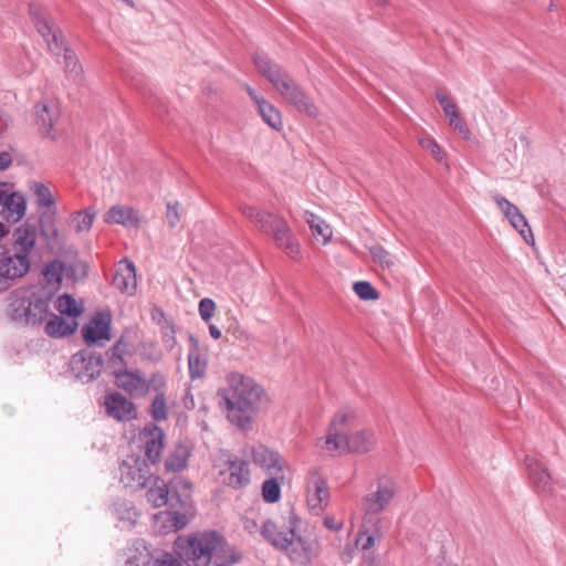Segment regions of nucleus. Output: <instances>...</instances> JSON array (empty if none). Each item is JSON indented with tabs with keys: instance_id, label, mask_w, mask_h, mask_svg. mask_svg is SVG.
Returning <instances> with one entry per match:
<instances>
[{
	"instance_id": "f257e3e1",
	"label": "nucleus",
	"mask_w": 566,
	"mask_h": 566,
	"mask_svg": "<svg viewBox=\"0 0 566 566\" xmlns=\"http://www.w3.org/2000/svg\"><path fill=\"white\" fill-rule=\"evenodd\" d=\"M218 397L226 405L228 420L242 430L252 428L253 417L269 402L264 389L240 373L227 376V386L218 390Z\"/></svg>"
},
{
	"instance_id": "f03ea898",
	"label": "nucleus",
	"mask_w": 566,
	"mask_h": 566,
	"mask_svg": "<svg viewBox=\"0 0 566 566\" xmlns=\"http://www.w3.org/2000/svg\"><path fill=\"white\" fill-rule=\"evenodd\" d=\"M38 229L28 221L14 228L11 248L2 247L0 251V294L9 291L32 268L31 252L35 248Z\"/></svg>"
},
{
	"instance_id": "7ed1b4c3",
	"label": "nucleus",
	"mask_w": 566,
	"mask_h": 566,
	"mask_svg": "<svg viewBox=\"0 0 566 566\" xmlns=\"http://www.w3.org/2000/svg\"><path fill=\"white\" fill-rule=\"evenodd\" d=\"M241 557V553L217 531L199 532L186 541L179 536V560L186 558L193 562L195 566H207L211 560L213 566H232Z\"/></svg>"
},
{
	"instance_id": "20e7f679",
	"label": "nucleus",
	"mask_w": 566,
	"mask_h": 566,
	"mask_svg": "<svg viewBox=\"0 0 566 566\" xmlns=\"http://www.w3.org/2000/svg\"><path fill=\"white\" fill-rule=\"evenodd\" d=\"M31 21L38 33L46 42L48 49L55 55L63 52L65 76L74 83L83 80V67L75 52L65 45L62 30L55 24L52 17L42 7L31 3L29 6Z\"/></svg>"
},
{
	"instance_id": "39448f33",
	"label": "nucleus",
	"mask_w": 566,
	"mask_h": 566,
	"mask_svg": "<svg viewBox=\"0 0 566 566\" xmlns=\"http://www.w3.org/2000/svg\"><path fill=\"white\" fill-rule=\"evenodd\" d=\"M253 63L258 72L272 84L286 102L310 117L317 116V107L277 63L273 62L264 53H255L253 55Z\"/></svg>"
},
{
	"instance_id": "423d86ee",
	"label": "nucleus",
	"mask_w": 566,
	"mask_h": 566,
	"mask_svg": "<svg viewBox=\"0 0 566 566\" xmlns=\"http://www.w3.org/2000/svg\"><path fill=\"white\" fill-rule=\"evenodd\" d=\"M54 294L45 289L32 292L30 296L12 300L8 307L11 322L23 326H40L50 316V305Z\"/></svg>"
},
{
	"instance_id": "0eeeda50",
	"label": "nucleus",
	"mask_w": 566,
	"mask_h": 566,
	"mask_svg": "<svg viewBox=\"0 0 566 566\" xmlns=\"http://www.w3.org/2000/svg\"><path fill=\"white\" fill-rule=\"evenodd\" d=\"M352 415L348 412H338L333 418L328 432L325 437V450L328 452L336 451H355L367 452L373 444V434L369 431H356L352 434L347 433L348 420Z\"/></svg>"
},
{
	"instance_id": "6e6552de",
	"label": "nucleus",
	"mask_w": 566,
	"mask_h": 566,
	"mask_svg": "<svg viewBox=\"0 0 566 566\" xmlns=\"http://www.w3.org/2000/svg\"><path fill=\"white\" fill-rule=\"evenodd\" d=\"M397 486L392 479L381 476L377 480L375 490H370L361 500L364 512L363 523L376 533H381L384 518L380 516L394 501Z\"/></svg>"
},
{
	"instance_id": "1a4fd4ad",
	"label": "nucleus",
	"mask_w": 566,
	"mask_h": 566,
	"mask_svg": "<svg viewBox=\"0 0 566 566\" xmlns=\"http://www.w3.org/2000/svg\"><path fill=\"white\" fill-rule=\"evenodd\" d=\"M119 483L129 492H137L148 486L154 478L147 460L139 454H127L118 465Z\"/></svg>"
},
{
	"instance_id": "9d476101",
	"label": "nucleus",
	"mask_w": 566,
	"mask_h": 566,
	"mask_svg": "<svg viewBox=\"0 0 566 566\" xmlns=\"http://www.w3.org/2000/svg\"><path fill=\"white\" fill-rule=\"evenodd\" d=\"M104 359L101 354L91 349H81L70 360V370L81 384H88L101 376Z\"/></svg>"
},
{
	"instance_id": "9b49d317",
	"label": "nucleus",
	"mask_w": 566,
	"mask_h": 566,
	"mask_svg": "<svg viewBox=\"0 0 566 566\" xmlns=\"http://www.w3.org/2000/svg\"><path fill=\"white\" fill-rule=\"evenodd\" d=\"M301 520L294 514L290 513L287 526H279L272 520H266L261 527V535L276 549H289L291 539L295 535V527Z\"/></svg>"
},
{
	"instance_id": "f8f14e48",
	"label": "nucleus",
	"mask_w": 566,
	"mask_h": 566,
	"mask_svg": "<svg viewBox=\"0 0 566 566\" xmlns=\"http://www.w3.org/2000/svg\"><path fill=\"white\" fill-rule=\"evenodd\" d=\"M103 407L105 415L118 422H127L137 417L135 403L117 391L104 396Z\"/></svg>"
},
{
	"instance_id": "ddd939ff",
	"label": "nucleus",
	"mask_w": 566,
	"mask_h": 566,
	"mask_svg": "<svg viewBox=\"0 0 566 566\" xmlns=\"http://www.w3.org/2000/svg\"><path fill=\"white\" fill-rule=\"evenodd\" d=\"M113 375L115 385L135 397H144L149 391L154 381V379L147 380L143 377L139 370H129L126 367L115 368Z\"/></svg>"
},
{
	"instance_id": "4468645a",
	"label": "nucleus",
	"mask_w": 566,
	"mask_h": 566,
	"mask_svg": "<svg viewBox=\"0 0 566 566\" xmlns=\"http://www.w3.org/2000/svg\"><path fill=\"white\" fill-rule=\"evenodd\" d=\"M112 315L109 312H98L88 324L83 325L82 336L87 345H95L99 340L112 339Z\"/></svg>"
},
{
	"instance_id": "2eb2a0df",
	"label": "nucleus",
	"mask_w": 566,
	"mask_h": 566,
	"mask_svg": "<svg viewBox=\"0 0 566 566\" xmlns=\"http://www.w3.org/2000/svg\"><path fill=\"white\" fill-rule=\"evenodd\" d=\"M165 433L157 424L149 422L139 432V441L143 443L145 455L149 463L156 464L160 461V453L164 447Z\"/></svg>"
},
{
	"instance_id": "dca6fc26",
	"label": "nucleus",
	"mask_w": 566,
	"mask_h": 566,
	"mask_svg": "<svg viewBox=\"0 0 566 566\" xmlns=\"http://www.w3.org/2000/svg\"><path fill=\"white\" fill-rule=\"evenodd\" d=\"M528 479L537 493L552 494L553 483L546 465L536 455H526L524 459Z\"/></svg>"
},
{
	"instance_id": "f3484780",
	"label": "nucleus",
	"mask_w": 566,
	"mask_h": 566,
	"mask_svg": "<svg viewBox=\"0 0 566 566\" xmlns=\"http://www.w3.org/2000/svg\"><path fill=\"white\" fill-rule=\"evenodd\" d=\"M60 117V108L56 103L41 101L34 105V120L39 132L46 138L54 139L53 127Z\"/></svg>"
},
{
	"instance_id": "a211bd4d",
	"label": "nucleus",
	"mask_w": 566,
	"mask_h": 566,
	"mask_svg": "<svg viewBox=\"0 0 566 566\" xmlns=\"http://www.w3.org/2000/svg\"><path fill=\"white\" fill-rule=\"evenodd\" d=\"M269 235L272 237L275 245L281 249L287 256L291 259L298 258L300 244L284 218L276 221L275 228Z\"/></svg>"
},
{
	"instance_id": "6ab92c4d",
	"label": "nucleus",
	"mask_w": 566,
	"mask_h": 566,
	"mask_svg": "<svg viewBox=\"0 0 566 566\" xmlns=\"http://www.w3.org/2000/svg\"><path fill=\"white\" fill-rule=\"evenodd\" d=\"M240 212L262 233L270 234L275 228L276 221L283 217L262 210L254 206L242 205Z\"/></svg>"
},
{
	"instance_id": "aec40b11",
	"label": "nucleus",
	"mask_w": 566,
	"mask_h": 566,
	"mask_svg": "<svg viewBox=\"0 0 566 566\" xmlns=\"http://www.w3.org/2000/svg\"><path fill=\"white\" fill-rule=\"evenodd\" d=\"M253 462L264 469L271 475H279L283 479L282 458L279 452L269 449L264 444H258L252 448Z\"/></svg>"
},
{
	"instance_id": "412c9836",
	"label": "nucleus",
	"mask_w": 566,
	"mask_h": 566,
	"mask_svg": "<svg viewBox=\"0 0 566 566\" xmlns=\"http://www.w3.org/2000/svg\"><path fill=\"white\" fill-rule=\"evenodd\" d=\"M113 285L123 293L134 294L137 287L136 268L127 258L119 261L113 277Z\"/></svg>"
},
{
	"instance_id": "4be33fe9",
	"label": "nucleus",
	"mask_w": 566,
	"mask_h": 566,
	"mask_svg": "<svg viewBox=\"0 0 566 566\" xmlns=\"http://www.w3.org/2000/svg\"><path fill=\"white\" fill-rule=\"evenodd\" d=\"M188 368L192 379L200 378L207 369V348L199 340L189 334Z\"/></svg>"
},
{
	"instance_id": "5701e85b",
	"label": "nucleus",
	"mask_w": 566,
	"mask_h": 566,
	"mask_svg": "<svg viewBox=\"0 0 566 566\" xmlns=\"http://www.w3.org/2000/svg\"><path fill=\"white\" fill-rule=\"evenodd\" d=\"M287 553L291 560L301 565L308 564L315 557V544L297 534V526L295 527V535L291 539L289 549H283Z\"/></svg>"
},
{
	"instance_id": "b1692460",
	"label": "nucleus",
	"mask_w": 566,
	"mask_h": 566,
	"mask_svg": "<svg viewBox=\"0 0 566 566\" xmlns=\"http://www.w3.org/2000/svg\"><path fill=\"white\" fill-rule=\"evenodd\" d=\"M308 489L307 504L314 515L321 514L328 503L329 490L325 479L314 475Z\"/></svg>"
},
{
	"instance_id": "393cba45",
	"label": "nucleus",
	"mask_w": 566,
	"mask_h": 566,
	"mask_svg": "<svg viewBox=\"0 0 566 566\" xmlns=\"http://www.w3.org/2000/svg\"><path fill=\"white\" fill-rule=\"evenodd\" d=\"M192 483L179 478V531L188 525L197 514L191 497Z\"/></svg>"
},
{
	"instance_id": "a878e982",
	"label": "nucleus",
	"mask_w": 566,
	"mask_h": 566,
	"mask_svg": "<svg viewBox=\"0 0 566 566\" xmlns=\"http://www.w3.org/2000/svg\"><path fill=\"white\" fill-rule=\"evenodd\" d=\"M226 462L229 471L226 483L229 486L240 489L250 482L249 463L245 460L229 455Z\"/></svg>"
},
{
	"instance_id": "bb28decb",
	"label": "nucleus",
	"mask_w": 566,
	"mask_h": 566,
	"mask_svg": "<svg viewBox=\"0 0 566 566\" xmlns=\"http://www.w3.org/2000/svg\"><path fill=\"white\" fill-rule=\"evenodd\" d=\"M78 327L76 319H71L61 315L50 314L44 331L52 338H65L75 333Z\"/></svg>"
},
{
	"instance_id": "cd10ccee",
	"label": "nucleus",
	"mask_w": 566,
	"mask_h": 566,
	"mask_svg": "<svg viewBox=\"0 0 566 566\" xmlns=\"http://www.w3.org/2000/svg\"><path fill=\"white\" fill-rule=\"evenodd\" d=\"M126 566H149L153 560L150 546L144 538H135L126 548Z\"/></svg>"
},
{
	"instance_id": "c85d7f7f",
	"label": "nucleus",
	"mask_w": 566,
	"mask_h": 566,
	"mask_svg": "<svg viewBox=\"0 0 566 566\" xmlns=\"http://www.w3.org/2000/svg\"><path fill=\"white\" fill-rule=\"evenodd\" d=\"M104 222L124 227H137L140 223L138 211L127 206H113L104 214Z\"/></svg>"
},
{
	"instance_id": "c756f323",
	"label": "nucleus",
	"mask_w": 566,
	"mask_h": 566,
	"mask_svg": "<svg viewBox=\"0 0 566 566\" xmlns=\"http://www.w3.org/2000/svg\"><path fill=\"white\" fill-rule=\"evenodd\" d=\"M113 513L122 523V527L128 530H132L137 524V520L139 517V513L135 505L125 499H117L114 501Z\"/></svg>"
},
{
	"instance_id": "7c9ffc66",
	"label": "nucleus",
	"mask_w": 566,
	"mask_h": 566,
	"mask_svg": "<svg viewBox=\"0 0 566 566\" xmlns=\"http://www.w3.org/2000/svg\"><path fill=\"white\" fill-rule=\"evenodd\" d=\"M146 489V499L154 507H161L168 503L169 489L160 476L154 474Z\"/></svg>"
},
{
	"instance_id": "2f4dec72",
	"label": "nucleus",
	"mask_w": 566,
	"mask_h": 566,
	"mask_svg": "<svg viewBox=\"0 0 566 566\" xmlns=\"http://www.w3.org/2000/svg\"><path fill=\"white\" fill-rule=\"evenodd\" d=\"M150 316L154 323L160 326L163 337L169 347L176 344L175 334L176 328L174 322L168 319L165 312L159 306H153Z\"/></svg>"
},
{
	"instance_id": "473e14b6",
	"label": "nucleus",
	"mask_w": 566,
	"mask_h": 566,
	"mask_svg": "<svg viewBox=\"0 0 566 566\" xmlns=\"http://www.w3.org/2000/svg\"><path fill=\"white\" fill-rule=\"evenodd\" d=\"M1 214L7 222H18L25 216L27 201L23 196L12 192V200L9 205L3 203Z\"/></svg>"
},
{
	"instance_id": "72a5a7b5",
	"label": "nucleus",
	"mask_w": 566,
	"mask_h": 566,
	"mask_svg": "<svg viewBox=\"0 0 566 566\" xmlns=\"http://www.w3.org/2000/svg\"><path fill=\"white\" fill-rule=\"evenodd\" d=\"M54 306L61 316H66L71 319H76L82 313L83 308L77 304L76 300L69 293L60 295Z\"/></svg>"
},
{
	"instance_id": "f704fd0d",
	"label": "nucleus",
	"mask_w": 566,
	"mask_h": 566,
	"mask_svg": "<svg viewBox=\"0 0 566 566\" xmlns=\"http://www.w3.org/2000/svg\"><path fill=\"white\" fill-rule=\"evenodd\" d=\"M154 526L160 535L177 532V511H161L154 515Z\"/></svg>"
},
{
	"instance_id": "c9c22d12",
	"label": "nucleus",
	"mask_w": 566,
	"mask_h": 566,
	"mask_svg": "<svg viewBox=\"0 0 566 566\" xmlns=\"http://www.w3.org/2000/svg\"><path fill=\"white\" fill-rule=\"evenodd\" d=\"M260 116L263 122L266 123L271 128L281 130L283 127L282 116L277 108H275L270 102L261 101L256 106Z\"/></svg>"
},
{
	"instance_id": "e433bc0d",
	"label": "nucleus",
	"mask_w": 566,
	"mask_h": 566,
	"mask_svg": "<svg viewBox=\"0 0 566 566\" xmlns=\"http://www.w3.org/2000/svg\"><path fill=\"white\" fill-rule=\"evenodd\" d=\"M95 214L96 211L94 207H87L84 210L76 211L71 214V221L74 223L77 232L90 231L93 226Z\"/></svg>"
},
{
	"instance_id": "4c0bfd02",
	"label": "nucleus",
	"mask_w": 566,
	"mask_h": 566,
	"mask_svg": "<svg viewBox=\"0 0 566 566\" xmlns=\"http://www.w3.org/2000/svg\"><path fill=\"white\" fill-rule=\"evenodd\" d=\"M306 222L310 224L314 235H319L324 242H327L331 239V227L317 216L311 212H306Z\"/></svg>"
},
{
	"instance_id": "58836bf2",
	"label": "nucleus",
	"mask_w": 566,
	"mask_h": 566,
	"mask_svg": "<svg viewBox=\"0 0 566 566\" xmlns=\"http://www.w3.org/2000/svg\"><path fill=\"white\" fill-rule=\"evenodd\" d=\"M127 344L124 343V336H120V338L107 350V357L109 364L116 368V366H119V368L126 367V361L124 359V354L126 352Z\"/></svg>"
},
{
	"instance_id": "ea45409f",
	"label": "nucleus",
	"mask_w": 566,
	"mask_h": 566,
	"mask_svg": "<svg viewBox=\"0 0 566 566\" xmlns=\"http://www.w3.org/2000/svg\"><path fill=\"white\" fill-rule=\"evenodd\" d=\"M149 413L154 421H163L166 420L168 417V407H167V399L164 392H158L149 409Z\"/></svg>"
},
{
	"instance_id": "a19ab883",
	"label": "nucleus",
	"mask_w": 566,
	"mask_h": 566,
	"mask_svg": "<svg viewBox=\"0 0 566 566\" xmlns=\"http://www.w3.org/2000/svg\"><path fill=\"white\" fill-rule=\"evenodd\" d=\"M262 497L266 503H276L281 499V488L277 478H271L262 484Z\"/></svg>"
},
{
	"instance_id": "79ce46f5",
	"label": "nucleus",
	"mask_w": 566,
	"mask_h": 566,
	"mask_svg": "<svg viewBox=\"0 0 566 566\" xmlns=\"http://www.w3.org/2000/svg\"><path fill=\"white\" fill-rule=\"evenodd\" d=\"M34 195L36 197V205L39 207H54L55 199L52 196L49 187L43 182H35L34 187Z\"/></svg>"
},
{
	"instance_id": "37998d69",
	"label": "nucleus",
	"mask_w": 566,
	"mask_h": 566,
	"mask_svg": "<svg viewBox=\"0 0 566 566\" xmlns=\"http://www.w3.org/2000/svg\"><path fill=\"white\" fill-rule=\"evenodd\" d=\"M64 266L60 261L49 262L43 271V275L48 283L60 284L63 280Z\"/></svg>"
},
{
	"instance_id": "c03bdc74",
	"label": "nucleus",
	"mask_w": 566,
	"mask_h": 566,
	"mask_svg": "<svg viewBox=\"0 0 566 566\" xmlns=\"http://www.w3.org/2000/svg\"><path fill=\"white\" fill-rule=\"evenodd\" d=\"M353 290L356 295L364 301H374L379 297L378 291L367 281L354 283Z\"/></svg>"
},
{
	"instance_id": "a18cd8bd",
	"label": "nucleus",
	"mask_w": 566,
	"mask_h": 566,
	"mask_svg": "<svg viewBox=\"0 0 566 566\" xmlns=\"http://www.w3.org/2000/svg\"><path fill=\"white\" fill-rule=\"evenodd\" d=\"M56 227V210L44 211L39 217V230L43 238L48 237L49 232Z\"/></svg>"
},
{
	"instance_id": "49530a36",
	"label": "nucleus",
	"mask_w": 566,
	"mask_h": 566,
	"mask_svg": "<svg viewBox=\"0 0 566 566\" xmlns=\"http://www.w3.org/2000/svg\"><path fill=\"white\" fill-rule=\"evenodd\" d=\"M509 221L526 242H528V237L533 239L531 228L522 212L515 213V217L513 216Z\"/></svg>"
},
{
	"instance_id": "de8ad7c7",
	"label": "nucleus",
	"mask_w": 566,
	"mask_h": 566,
	"mask_svg": "<svg viewBox=\"0 0 566 566\" xmlns=\"http://www.w3.org/2000/svg\"><path fill=\"white\" fill-rule=\"evenodd\" d=\"M143 94L145 96H147V104L154 108V112L156 113L157 116H159L160 118L163 117L164 114L167 113V107H166V104L165 102L159 97L157 96L151 88H145V91L143 92Z\"/></svg>"
},
{
	"instance_id": "09e8293b",
	"label": "nucleus",
	"mask_w": 566,
	"mask_h": 566,
	"mask_svg": "<svg viewBox=\"0 0 566 566\" xmlns=\"http://www.w3.org/2000/svg\"><path fill=\"white\" fill-rule=\"evenodd\" d=\"M493 199L507 220L513 218V216L515 217V213L521 212L520 209L514 203H512L511 201H509L506 198L499 193H495L493 196Z\"/></svg>"
},
{
	"instance_id": "8fccbe9b",
	"label": "nucleus",
	"mask_w": 566,
	"mask_h": 566,
	"mask_svg": "<svg viewBox=\"0 0 566 566\" xmlns=\"http://www.w3.org/2000/svg\"><path fill=\"white\" fill-rule=\"evenodd\" d=\"M199 314L205 322H209L216 312V303L213 300L205 297L199 302Z\"/></svg>"
},
{
	"instance_id": "3c124183",
	"label": "nucleus",
	"mask_w": 566,
	"mask_h": 566,
	"mask_svg": "<svg viewBox=\"0 0 566 566\" xmlns=\"http://www.w3.org/2000/svg\"><path fill=\"white\" fill-rule=\"evenodd\" d=\"M448 119H449V125L455 132H458L461 135H468L469 134V128L467 126V123L463 119V117L461 116L459 111H457L455 113L451 114V116L448 117Z\"/></svg>"
},
{
	"instance_id": "603ef678",
	"label": "nucleus",
	"mask_w": 566,
	"mask_h": 566,
	"mask_svg": "<svg viewBox=\"0 0 566 566\" xmlns=\"http://www.w3.org/2000/svg\"><path fill=\"white\" fill-rule=\"evenodd\" d=\"M370 254L374 261L378 262L382 266L389 268L392 263L389 253L380 245L373 247L370 249Z\"/></svg>"
},
{
	"instance_id": "864d4df0",
	"label": "nucleus",
	"mask_w": 566,
	"mask_h": 566,
	"mask_svg": "<svg viewBox=\"0 0 566 566\" xmlns=\"http://www.w3.org/2000/svg\"><path fill=\"white\" fill-rule=\"evenodd\" d=\"M419 144L423 149L429 150L439 161L442 160V149L434 139L423 137L419 139Z\"/></svg>"
},
{
	"instance_id": "5fc2aeb1",
	"label": "nucleus",
	"mask_w": 566,
	"mask_h": 566,
	"mask_svg": "<svg viewBox=\"0 0 566 566\" xmlns=\"http://www.w3.org/2000/svg\"><path fill=\"white\" fill-rule=\"evenodd\" d=\"M227 334L231 335L235 340L245 342L249 338V335L244 328L238 323V321H233L227 327Z\"/></svg>"
},
{
	"instance_id": "6e6d98bb",
	"label": "nucleus",
	"mask_w": 566,
	"mask_h": 566,
	"mask_svg": "<svg viewBox=\"0 0 566 566\" xmlns=\"http://www.w3.org/2000/svg\"><path fill=\"white\" fill-rule=\"evenodd\" d=\"M191 451L192 447L190 443L179 442V472L187 468Z\"/></svg>"
},
{
	"instance_id": "4d7b16f0",
	"label": "nucleus",
	"mask_w": 566,
	"mask_h": 566,
	"mask_svg": "<svg viewBox=\"0 0 566 566\" xmlns=\"http://www.w3.org/2000/svg\"><path fill=\"white\" fill-rule=\"evenodd\" d=\"M363 525H364L365 532H366V533H369V534L367 535V537H366L365 542H364V543H363V545H361V548H363L364 551H367V549H369L370 547H373V546H374V544H375V537H376V536H378V537H381V536H382L384 531L381 530V533H380V534H376V533L370 528V526H366L365 524H363Z\"/></svg>"
},
{
	"instance_id": "13d9d810",
	"label": "nucleus",
	"mask_w": 566,
	"mask_h": 566,
	"mask_svg": "<svg viewBox=\"0 0 566 566\" xmlns=\"http://www.w3.org/2000/svg\"><path fill=\"white\" fill-rule=\"evenodd\" d=\"M12 192L10 190V185L7 182H0V206L3 203L9 205L12 200Z\"/></svg>"
},
{
	"instance_id": "bf43d9fd",
	"label": "nucleus",
	"mask_w": 566,
	"mask_h": 566,
	"mask_svg": "<svg viewBox=\"0 0 566 566\" xmlns=\"http://www.w3.org/2000/svg\"><path fill=\"white\" fill-rule=\"evenodd\" d=\"M151 566H177V558H174L170 553H165L163 558L154 559Z\"/></svg>"
},
{
	"instance_id": "052dcab7",
	"label": "nucleus",
	"mask_w": 566,
	"mask_h": 566,
	"mask_svg": "<svg viewBox=\"0 0 566 566\" xmlns=\"http://www.w3.org/2000/svg\"><path fill=\"white\" fill-rule=\"evenodd\" d=\"M436 98L438 101V103L440 104L441 107H444L447 105H451L453 104V99H451L448 94H447V91L444 88H438L436 90Z\"/></svg>"
},
{
	"instance_id": "680f3d73",
	"label": "nucleus",
	"mask_w": 566,
	"mask_h": 566,
	"mask_svg": "<svg viewBox=\"0 0 566 566\" xmlns=\"http://www.w3.org/2000/svg\"><path fill=\"white\" fill-rule=\"evenodd\" d=\"M167 219L170 227H175L177 223V202L167 203Z\"/></svg>"
},
{
	"instance_id": "e2e57ef3",
	"label": "nucleus",
	"mask_w": 566,
	"mask_h": 566,
	"mask_svg": "<svg viewBox=\"0 0 566 566\" xmlns=\"http://www.w3.org/2000/svg\"><path fill=\"white\" fill-rule=\"evenodd\" d=\"M324 526L331 531H339L342 528V523L333 516H326L324 518Z\"/></svg>"
},
{
	"instance_id": "0e129e2a",
	"label": "nucleus",
	"mask_w": 566,
	"mask_h": 566,
	"mask_svg": "<svg viewBox=\"0 0 566 566\" xmlns=\"http://www.w3.org/2000/svg\"><path fill=\"white\" fill-rule=\"evenodd\" d=\"M12 164V156L8 151H0V170H4Z\"/></svg>"
},
{
	"instance_id": "69168bd1",
	"label": "nucleus",
	"mask_w": 566,
	"mask_h": 566,
	"mask_svg": "<svg viewBox=\"0 0 566 566\" xmlns=\"http://www.w3.org/2000/svg\"><path fill=\"white\" fill-rule=\"evenodd\" d=\"M48 243L59 244L61 242L60 240V232L57 227H54L48 234V237L44 238Z\"/></svg>"
},
{
	"instance_id": "338daca9",
	"label": "nucleus",
	"mask_w": 566,
	"mask_h": 566,
	"mask_svg": "<svg viewBox=\"0 0 566 566\" xmlns=\"http://www.w3.org/2000/svg\"><path fill=\"white\" fill-rule=\"evenodd\" d=\"M167 471L177 472V453H171L165 462Z\"/></svg>"
},
{
	"instance_id": "774afa93",
	"label": "nucleus",
	"mask_w": 566,
	"mask_h": 566,
	"mask_svg": "<svg viewBox=\"0 0 566 566\" xmlns=\"http://www.w3.org/2000/svg\"><path fill=\"white\" fill-rule=\"evenodd\" d=\"M244 88H245L248 95L250 96V98L255 103L256 106L260 104L261 101H265L263 97L259 96L256 94L255 90L252 88L250 85L245 84Z\"/></svg>"
}]
</instances>
